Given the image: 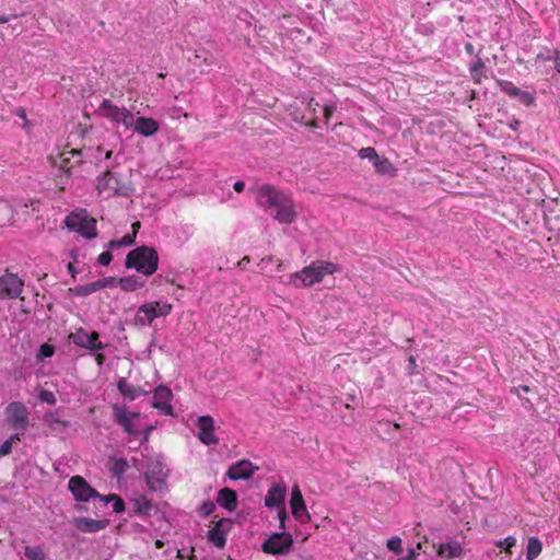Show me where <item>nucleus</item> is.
Here are the masks:
<instances>
[{
    "label": "nucleus",
    "mask_w": 560,
    "mask_h": 560,
    "mask_svg": "<svg viewBox=\"0 0 560 560\" xmlns=\"http://www.w3.org/2000/svg\"><path fill=\"white\" fill-rule=\"evenodd\" d=\"M290 505H291L292 514L296 520H299L303 523L310 521L311 517L307 512L302 492L298 485H295L292 488Z\"/></svg>",
    "instance_id": "13"
},
{
    "label": "nucleus",
    "mask_w": 560,
    "mask_h": 560,
    "mask_svg": "<svg viewBox=\"0 0 560 560\" xmlns=\"http://www.w3.org/2000/svg\"><path fill=\"white\" fill-rule=\"evenodd\" d=\"M483 68H485V63L481 60V58L478 57L477 60L472 63V66L470 68V73H471L472 80L476 83L481 82V77L483 74Z\"/></svg>",
    "instance_id": "29"
},
{
    "label": "nucleus",
    "mask_w": 560,
    "mask_h": 560,
    "mask_svg": "<svg viewBox=\"0 0 560 560\" xmlns=\"http://www.w3.org/2000/svg\"><path fill=\"white\" fill-rule=\"evenodd\" d=\"M55 352V348L51 345L44 343L39 347V353L38 357L40 358H48L51 357Z\"/></svg>",
    "instance_id": "41"
},
{
    "label": "nucleus",
    "mask_w": 560,
    "mask_h": 560,
    "mask_svg": "<svg viewBox=\"0 0 560 560\" xmlns=\"http://www.w3.org/2000/svg\"><path fill=\"white\" fill-rule=\"evenodd\" d=\"M39 399H40L42 401H44V402H47V404L51 405V406H54V405L56 404V397H55V395H54L51 392H49V390H45V389L40 390V393H39Z\"/></svg>",
    "instance_id": "39"
},
{
    "label": "nucleus",
    "mask_w": 560,
    "mask_h": 560,
    "mask_svg": "<svg viewBox=\"0 0 560 560\" xmlns=\"http://www.w3.org/2000/svg\"><path fill=\"white\" fill-rule=\"evenodd\" d=\"M288 196L270 185L259 188L258 203L262 207L277 208Z\"/></svg>",
    "instance_id": "12"
},
{
    "label": "nucleus",
    "mask_w": 560,
    "mask_h": 560,
    "mask_svg": "<svg viewBox=\"0 0 560 560\" xmlns=\"http://www.w3.org/2000/svg\"><path fill=\"white\" fill-rule=\"evenodd\" d=\"M142 136L150 137L159 130V122L153 118H135V125L131 127Z\"/></svg>",
    "instance_id": "20"
},
{
    "label": "nucleus",
    "mask_w": 560,
    "mask_h": 560,
    "mask_svg": "<svg viewBox=\"0 0 560 560\" xmlns=\"http://www.w3.org/2000/svg\"><path fill=\"white\" fill-rule=\"evenodd\" d=\"M335 109H336L335 105H326L324 107V116H325L326 120H328L332 116Z\"/></svg>",
    "instance_id": "50"
},
{
    "label": "nucleus",
    "mask_w": 560,
    "mask_h": 560,
    "mask_svg": "<svg viewBox=\"0 0 560 560\" xmlns=\"http://www.w3.org/2000/svg\"><path fill=\"white\" fill-rule=\"evenodd\" d=\"M276 209L277 213L275 215V219L281 223L289 224L296 217V213L293 210V201L289 197H287L285 200H283L282 203H280V206L277 207Z\"/></svg>",
    "instance_id": "21"
},
{
    "label": "nucleus",
    "mask_w": 560,
    "mask_h": 560,
    "mask_svg": "<svg viewBox=\"0 0 560 560\" xmlns=\"http://www.w3.org/2000/svg\"><path fill=\"white\" fill-rule=\"evenodd\" d=\"M215 510V504L212 501H206L200 506L202 516L210 515Z\"/></svg>",
    "instance_id": "42"
},
{
    "label": "nucleus",
    "mask_w": 560,
    "mask_h": 560,
    "mask_svg": "<svg viewBox=\"0 0 560 560\" xmlns=\"http://www.w3.org/2000/svg\"><path fill=\"white\" fill-rule=\"evenodd\" d=\"M233 187H234V190H235L236 192H242V191L244 190V188H245V183H244V182H242V180H238V182H236V183L234 184V186H233Z\"/></svg>",
    "instance_id": "56"
},
{
    "label": "nucleus",
    "mask_w": 560,
    "mask_h": 560,
    "mask_svg": "<svg viewBox=\"0 0 560 560\" xmlns=\"http://www.w3.org/2000/svg\"><path fill=\"white\" fill-rule=\"evenodd\" d=\"M112 258H113V255L110 252L106 250V252H103L100 256H98V262L103 266H107L109 265V262L112 261Z\"/></svg>",
    "instance_id": "44"
},
{
    "label": "nucleus",
    "mask_w": 560,
    "mask_h": 560,
    "mask_svg": "<svg viewBox=\"0 0 560 560\" xmlns=\"http://www.w3.org/2000/svg\"><path fill=\"white\" fill-rule=\"evenodd\" d=\"M462 546L456 542L441 544L438 549L439 556H446L447 558H455L462 555Z\"/></svg>",
    "instance_id": "25"
},
{
    "label": "nucleus",
    "mask_w": 560,
    "mask_h": 560,
    "mask_svg": "<svg viewBox=\"0 0 560 560\" xmlns=\"http://www.w3.org/2000/svg\"><path fill=\"white\" fill-rule=\"evenodd\" d=\"M500 86L503 92L513 97L518 96L522 91L520 88L515 86L512 82L509 81L500 82Z\"/></svg>",
    "instance_id": "35"
},
{
    "label": "nucleus",
    "mask_w": 560,
    "mask_h": 560,
    "mask_svg": "<svg viewBox=\"0 0 560 560\" xmlns=\"http://www.w3.org/2000/svg\"><path fill=\"white\" fill-rule=\"evenodd\" d=\"M232 522L230 518H221L215 526L208 532V539L215 547L222 548L225 545V533L231 529Z\"/></svg>",
    "instance_id": "15"
},
{
    "label": "nucleus",
    "mask_w": 560,
    "mask_h": 560,
    "mask_svg": "<svg viewBox=\"0 0 560 560\" xmlns=\"http://www.w3.org/2000/svg\"><path fill=\"white\" fill-rule=\"evenodd\" d=\"M23 288V281L13 273H4L0 277V296L15 299L20 296Z\"/></svg>",
    "instance_id": "9"
},
{
    "label": "nucleus",
    "mask_w": 560,
    "mask_h": 560,
    "mask_svg": "<svg viewBox=\"0 0 560 560\" xmlns=\"http://www.w3.org/2000/svg\"><path fill=\"white\" fill-rule=\"evenodd\" d=\"M12 444L7 440L0 445V457L11 453Z\"/></svg>",
    "instance_id": "47"
},
{
    "label": "nucleus",
    "mask_w": 560,
    "mask_h": 560,
    "mask_svg": "<svg viewBox=\"0 0 560 560\" xmlns=\"http://www.w3.org/2000/svg\"><path fill=\"white\" fill-rule=\"evenodd\" d=\"M416 558H417V555H416L415 549H410L408 552V556L399 558L397 560H416Z\"/></svg>",
    "instance_id": "55"
},
{
    "label": "nucleus",
    "mask_w": 560,
    "mask_h": 560,
    "mask_svg": "<svg viewBox=\"0 0 560 560\" xmlns=\"http://www.w3.org/2000/svg\"><path fill=\"white\" fill-rule=\"evenodd\" d=\"M96 498L100 499L102 502H104V504H107L109 502H113L114 499H116V494H108V495L100 494V497H96Z\"/></svg>",
    "instance_id": "53"
},
{
    "label": "nucleus",
    "mask_w": 560,
    "mask_h": 560,
    "mask_svg": "<svg viewBox=\"0 0 560 560\" xmlns=\"http://www.w3.org/2000/svg\"><path fill=\"white\" fill-rule=\"evenodd\" d=\"M56 415L57 412L46 413L43 420L51 431L61 433L69 427V422L57 418Z\"/></svg>",
    "instance_id": "24"
},
{
    "label": "nucleus",
    "mask_w": 560,
    "mask_h": 560,
    "mask_svg": "<svg viewBox=\"0 0 560 560\" xmlns=\"http://www.w3.org/2000/svg\"><path fill=\"white\" fill-rule=\"evenodd\" d=\"M140 226H141V223L139 221L133 222L132 225H131V228H132V233L131 234H135V236H136L138 231H139V229H140Z\"/></svg>",
    "instance_id": "58"
},
{
    "label": "nucleus",
    "mask_w": 560,
    "mask_h": 560,
    "mask_svg": "<svg viewBox=\"0 0 560 560\" xmlns=\"http://www.w3.org/2000/svg\"><path fill=\"white\" fill-rule=\"evenodd\" d=\"M409 365H410V369L412 370L411 373H415V369H416V360H415V357L413 355H410L409 357Z\"/></svg>",
    "instance_id": "60"
},
{
    "label": "nucleus",
    "mask_w": 560,
    "mask_h": 560,
    "mask_svg": "<svg viewBox=\"0 0 560 560\" xmlns=\"http://www.w3.org/2000/svg\"><path fill=\"white\" fill-rule=\"evenodd\" d=\"M65 223L70 230L79 232L86 238H94L97 235L96 220L89 217L85 210L71 213Z\"/></svg>",
    "instance_id": "3"
},
{
    "label": "nucleus",
    "mask_w": 560,
    "mask_h": 560,
    "mask_svg": "<svg viewBox=\"0 0 560 560\" xmlns=\"http://www.w3.org/2000/svg\"><path fill=\"white\" fill-rule=\"evenodd\" d=\"M70 338L77 346L89 349V347H90L89 332H86L83 328L77 329V331H74L70 335Z\"/></svg>",
    "instance_id": "27"
},
{
    "label": "nucleus",
    "mask_w": 560,
    "mask_h": 560,
    "mask_svg": "<svg viewBox=\"0 0 560 560\" xmlns=\"http://www.w3.org/2000/svg\"><path fill=\"white\" fill-rule=\"evenodd\" d=\"M316 106H318V103H315L314 98H311L310 102H308V108H311L312 110H316Z\"/></svg>",
    "instance_id": "63"
},
{
    "label": "nucleus",
    "mask_w": 560,
    "mask_h": 560,
    "mask_svg": "<svg viewBox=\"0 0 560 560\" xmlns=\"http://www.w3.org/2000/svg\"><path fill=\"white\" fill-rule=\"evenodd\" d=\"M254 469L248 460H241L230 467L228 476L231 479H249L253 476Z\"/></svg>",
    "instance_id": "22"
},
{
    "label": "nucleus",
    "mask_w": 560,
    "mask_h": 560,
    "mask_svg": "<svg viewBox=\"0 0 560 560\" xmlns=\"http://www.w3.org/2000/svg\"><path fill=\"white\" fill-rule=\"evenodd\" d=\"M199 428L198 439L206 445H217L219 439L214 434V420L210 416H201L197 419Z\"/></svg>",
    "instance_id": "11"
},
{
    "label": "nucleus",
    "mask_w": 560,
    "mask_h": 560,
    "mask_svg": "<svg viewBox=\"0 0 560 560\" xmlns=\"http://www.w3.org/2000/svg\"><path fill=\"white\" fill-rule=\"evenodd\" d=\"M559 52L557 50L553 51V56H549L548 59H555V69L560 73V58Z\"/></svg>",
    "instance_id": "51"
},
{
    "label": "nucleus",
    "mask_w": 560,
    "mask_h": 560,
    "mask_svg": "<svg viewBox=\"0 0 560 560\" xmlns=\"http://www.w3.org/2000/svg\"><path fill=\"white\" fill-rule=\"evenodd\" d=\"M249 262V257L248 256H244L238 262H237V266L242 267L246 264Z\"/></svg>",
    "instance_id": "62"
},
{
    "label": "nucleus",
    "mask_w": 560,
    "mask_h": 560,
    "mask_svg": "<svg viewBox=\"0 0 560 560\" xmlns=\"http://www.w3.org/2000/svg\"><path fill=\"white\" fill-rule=\"evenodd\" d=\"M387 547L389 550L400 553L402 551L401 539L399 537H392L387 540Z\"/></svg>",
    "instance_id": "37"
},
{
    "label": "nucleus",
    "mask_w": 560,
    "mask_h": 560,
    "mask_svg": "<svg viewBox=\"0 0 560 560\" xmlns=\"http://www.w3.org/2000/svg\"><path fill=\"white\" fill-rule=\"evenodd\" d=\"M151 504L147 500H142V503L140 501H137V511L139 513L145 512L148 509H150Z\"/></svg>",
    "instance_id": "48"
},
{
    "label": "nucleus",
    "mask_w": 560,
    "mask_h": 560,
    "mask_svg": "<svg viewBox=\"0 0 560 560\" xmlns=\"http://www.w3.org/2000/svg\"><path fill=\"white\" fill-rule=\"evenodd\" d=\"M68 489L78 502H88L90 499L100 497V493L81 476L71 477L68 482Z\"/></svg>",
    "instance_id": "5"
},
{
    "label": "nucleus",
    "mask_w": 560,
    "mask_h": 560,
    "mask_svg": "<svg viewBox=\"0 0 560 560\" xmlns=\"http://www.w3.org/2000/svg\"><path fill=\"white\" fill-rule=\"evenodd\" d=\"M8 441L13 445V443H15L16 441H20V434L19 433H15V434H12Z\"/></svg>",
    "instance_id": "59"
},
{
    "label": "nucleus",
    "mask_w": 560,
    "mask_h": 560,
    "mask_svg": "<svg viewBox=\"0 0 560 560\" xmlns=\"http://www.w3.org/2000/svg\"><path fill=\"white\" fill-rule=\"evenodd\" d=\"M101 109L104 110L106 117L112 118L117 122H121L126 128H131L135 125L133 115L125 108L114 106L109 101H104L101 104Z\"/></svg>",
    "instance_id": "10"
},
{
    "label": "nucleus",
    "mask_w": 560,
    "mask_h": 560,
    "mask_svg": "<svg viewBox=\"0 0 560 560\" xmlns=\"http://www.w3.org/2000/svg\"><path fill=\"white\" fill-rule=\"evenodd\" d=\"M293 538L290 533H275L264 544L262 550L266 553L281 555L290 550Z\"/></svg>",
    "instance_id": "6"
},
{
    "label": "nucleus",
    "mask_w": 560,
    "mask_h": 560,
    "mask_svg": "<svg viewBox=\"0 0 560 560\" xmlns=\"http://www.w3.org/2000/svg\"><path fill=\"white\" fill-rule=\"evenodd\" d=\"M110 462H113V466L110 468L112 472L114 474V476H116L117 478H120L121 475L127 470L128 468V463L126 459L124 458H115V457H110L109 458Z\"/></svg>",
    "instance_id": "28"
},
{
    "label": "nucleus",
    "mask_w": 560,
    "mask_h": 560,
    "mask_svg": "<svg viewBox=\"0 0 560 560\" xmlns=\"http://www.w3.org/2000/svg\"><path fill=\"white\" fill-rule=\"evenodd\" d=\"M374 166L381 174H387L393 170L392 163L387 159H377L374 161Z\"/></svg>",
    "instance_id": "34"
},
{
    "label": "nucleus",
    "mask_w": 560,
    "mask_h": 560,
    "mask_svg": "<svg viewBox=\"0 0 560 560\" xmlns=\"http://www.w3.org/2000/svg\"><path fill=\"white\" fill-rule=\"evenodd\" d=\"M287 518V512L284 509H282L279 512V520H280V528L284 529V520Z\"/></svg>",
    "instance_id": "54"
},
{
    "label": "nucleus",
    "mask_w": 560,
    "mask_h": 560,
    "mask_svg": "<svg viewBox=\"0 0 560 560\" xmlns=\"http://www.w3.org/2000/svg\"><path fill=\"white\" fill-rule=\"evenodd\" d=\"M117 387L122 396L129 397L130 399H135L138 389L128 385V383L125 380H120L117 384Z\"/></svg>",
    "instance_id": "32"
},
{
    "label": "nucleus",
    "mask_w": 560,
    "mask_h": 560,
    "mask_svg": "<svg viewBox=\"0 0 560 560\" xmlns=\"http://www.w3.org/2000/svg\"><path fill=\"white\" fill-rule=\"evenodd\" d=\"M541 542L536 537H530L528 539L527 545V551H526V559L527 560H534L536 559L539 553L541 552Z\"/></svg>",
    "instance_id": "26"
},
{
    "label": "nucleus",
    "mask_w": 560,
    "mask_h": 560,
    "mask_svg": "<svg viewBox=\"0 0 560 560\" xmlns=\"http://www.w3.org/2000/svg\"><path fill=\"white\" fill-rule=\"evenodd\" d=\"M113 502L114 512L121 513L125 510V503L118 495H116V499H114Z\"/></svg>",
    "instance_id": "45"
},
{
    "label": "nucleus",
    "mask_w": 560,
    "mask_h": 560,
    "mask_svg": "<svg viewBox=\"0 0 560 560\" xmlns=\"http://www.w3.org/2000/svg\"><path fill=\"white\" fill-rule=\"evenodd\" d=\"M285 493H287L285 485H281V483L272 485L265 498V505L268 508L283 505Z\"/></svg>",
    "instance_id": "19"
},
{
    "label": "nucleus",
    "mask_w": 560,
    "mask_h": 560,
    "mask_svg": "<svg viewBox=\"0 0 560 560\" xmlns=\"http://www.w3.org/2000/svg\"><path fill=\"white\" fill-rule=\"evenodd\" d=\"M359 155L361 159H369V160H373V161H375L378 156L375 149H373L371 147L362 148L359 151Z\"/></svg>",
    "instance_id": "38"
},
{
    "label": "nucleus",
    "mask_w": 560,
    "mask_h": 560,
    "mask_svg": "<svg viewBox=\"0 0 560 560\" xmlns=\"http://www.w3.org/2000/svg\"><path fill=\"white\" fill-rule=\"evenodd\" d=\"M217 502L228 511H235L237 508V494L230 488H222L218 492Z\"/></svg>",
    "instance_id": "23"
},
{
    "label": "nucleus",
    "mask_w": 560,
    "mask_h": 560,
    "mask_svg": "<svg viewBox=\"0 0 560 560\" xmlns=\"http://www.w3.org/2000/svg\"><path fill=\"white\" fill-rule=\"evenodd\" d=\"M109 524L108 520H92L89 517L73 518V525L83 533H95L106 528Z\"/></svg>",
    "instance_id": "17"
},
{
    "label": "nucleus",
    "mask_w": 560,
    "mask_h": 560,
    "mask_svg": "<svg viewBox=\"0 0 560 560\" xmlns=\"http://www.w3.org/2000/svg\"><path fill=\"white\" fill-rule=\"evenodd\" d=\"M116 421L124 427L125 431L131 435L137 434V430L133 428V420L138 419L139 412H128L117 406L114 407Z\"/></svg>",
    "instance_id": "18"
},
{
    "label": "nucleus",
    "mask_w": 560,
    "mask_h": 560,
    "mask_svg": "<svg viewBox=\"0 0 560 560\" xmlns=\"http://www.w3.org/2000/svg\"><path fill=\"white\" fill-rule=\"evenodd\" d=\"M100 335L96 331H92L89 334V341H90V350H98L104 349V345L102 342H97Z\"/></svg>",
    "instance_id": "36"
},
{
    "label": "nucleus",
    "mask_w": 560,
    "mask_h": 560,
    "mask_svg": "<svg viewBox=\"0 0 560 560\" xmlns=\"http://www.w3.org/2000/svg\"><path fill=\"white\" fill-rule=\"evenodd\" d=\"M70 292H72L73 294L79 295V296H84V295L91 294L89 284L79 285L73 289H70Z\"/></svg>",
    "instance_id": "43"
},
{
    "label": "nucleus",
    "mask_w": 560,
    "mask_h": 560,
    "mask_svg": "<svg viewBox=\"0 0 560 560\" xmlns=\"http://www.w3.org/2000/svg\"><path fill=\"white\" fill-rule=\"evenodd\" d=\"M89 288H90L91 293H93V292H95L97 290H101V289L105 288V282H101L98 280V281H95L93 283H89Z\"/></svg>",
    "instance_id": "49"
},
{
    "label": "nucleus",
    "mask_w": 560,
    "mask_h": 560,
    "mask_svg": "<svg viewBox=\"0 0 560 560\" xmlns=\"http://www.w3.org/2000/svg\"><path fill=\"white\" fill-rule=\"evenodd\" d=\"M159 256L153 247L140 246L131 250L126 258L127 268H136L145 276L154 273L158 269Z\"/></svg>",
    "instance_id": "1"
},
{
    "label": "nucleus",
    "mask_w": 560,
    "mask_h": 560,
    "mask_svg": "<svg viewBox=\"0 0 560 560\" xmlns=\"http://www.w3.org/2000/svg\"><path fill=\"white\" fill-rule=\"evenodd\" d=\"M16 115L25 121L23 126L24 128L30 125L28 120L26 119V112L24 108H19L16 110Z\"/></svg>",
    "instance_id": "52"
},
{
    "label": "nucleus",
    "mask_w": 560,
    "mask_h": 560,
    "mask_svg": "<svg viewBox=\"0 0 560 560\" xmlns=\"http://www.w3.org/2000/svg\"><path fill=\"white\" fill-rule=\"evenodd\" d=\"M517 97H520L521 103H523L526 106H530L535 102L534 95H532L527 91H521V93H520V95Z\"/></svg>",
    "instance_id": "40"
},
{
    "label": "nucleus",
    "mask_w": 560,
    "mask_h": 560,
    "mask_svg": "<svg viewBox=\"0 0 560 560\" xmlns=\"http://www.w3.org/2000/svg\"><path fill=\"white\" fill-rule=\"evenodd\" d=\"M144 477L150 490L162 491L165 488L167 470L160 460H154L149 464Z\"/></svg>",
    "instance_id": "8"
},
{
    "label": "nucleus",
    "mask_w": 560,
    "mask_h": 560,
    "mask_svg": "<svg viewBox=\"0 0 560 560\" xmlns=\"http://www.w3.org/2000/svg\"><path fill=\"white\" fill-rule=\"evenodd\" d=\"M172 310L171 304H160L159 302L143 304L139 307L135 318L136 325H150L158 316H166Z\"/></svg>",
    "instance_id": "4"
},
{
    "label": "nucleus",
    "mask_w": 560,
    "mask_h": 560,
    "mask_svg": "<svg viewBox=\"0 0 560 560\" xmlns=\"http://www.w3.org/2000/svg\"><path fill=\"white\" fill-rule=\"evenodd\" d=\"M24 555L30 560H45V553H44L43 549L38 546L25 547Z\"/></svg>",
    "instance_id": "31"
},
{
    "label": "nucleus",
    "mask_w": 560,
    "mask_h": 560,
    "mask_svg": "<svg viewBox=\"0 0 560 560\" xmlns=\"http://www.w3.org/2000/svg\"><path fill=\"white\" fill-rule=\"evenodd\" d=\"M119 283L121 285V289L127 291V292H130V291H135L137 290L138 288L142 287L143 283L142 282H138L135 278L132 277H129V278H122L119 280Z\"/></svg>",
    "instance_id": "33"
},
{
    "label": "nucleus",
    "mask_w": 560,
    "mask_h": 560,
    "mask_svg": "<svg viewBox=\"0 0 560 560\" xmlns=\"http://www.w3.org/2000/svg\"><path fill=\"white\" fill-rule=\"evenodd\" d=\"M135 244V234H127L120 240H112L108 243L109 248H118L120 246H131Z\"/></svg>",
    "instance_id": "30"
},
{
    "label": "nucleus",
    "mask_w": 560,
    "mask_h": 560,
    "mask_svg": "<svg viewBox=\"0 0 560 560\" xmlns=\"http://www.w3.org/2000/svg\"><path fill=\"white\" fill-rule=\"evenodd\" d=\"M172 397L171 389L165 385H160L154 390V401L152 406L164 415L173 416V407L170 405Z\"/></svg>",
    "instance_id": "14"
},
{
    "label": "nucleus",
    "mask_w": 560,
    "mask_h": 560,
    "mask_svg": "<svg viewBox=\"0 0 560 560\" xmlns=\"http://www.w3.org/2000/svg\"><path fill=\"white\" fill-rule=\"evenodd\" d=\"M338 270L336 264L331 261L317 260L310 266L304 267L301 271L293 275L300 279L304 287H312L323 281L326 275H332Z\"/></svg>",
    "instance_id": "2"
},
{
    "label": "nucleus",
    "mask_w": 560,
    "mask_h": 560,
    "mask_svg": "<svg viewBox=\"0 0 560 560\" xmlns=\"http://www.w3.org/2000/svg\"><path fill=\"white\" fill-rule=\"evenodd\" d=\"M95 359H96V361H97V364H98V365H102V364L104 363L105 357H104V354H102V353H97V354L95 355Z\"/></svg>",
    "instance_id": "61"
},
{
    "label": "nucleus",
    "mask_w": 560,
    "mask_h": 560,
    "mask_svg": "<svg viewBox=\"0 0 560 560\" xmlns=\"http://www.w3.org/2000/svg\"><path fill=\"white\" fill-rule=\"evenodd\" d=\"M96 189L100 194L113 191L114 195L127 196V191L119 187L117 178L110 171L104 173L103 177L97 183Z\"/></svg>",
    "instance_id": "16"
},
{
    "label": "nucleus",
    "mask_w": 560,
    "mask_h": 560,
    "mask_svg": "<svg viewBox=\"0 0 560 560\" xmlns=\"http://www.w3.org/2000/svg\"><path fill=\"white\" fill-rule=\"evenodd\" d=\"M101 282H105V287L107 285H112L114 282H115V279L114 278H106V279H103V280H100Z\"/></svg>",
    "instance_id": "64"
},
{
    "label": "nucleus",
    "mask_w": 560,
    "mask_h": 560,
    "mask_svg": "<svg viewBox=\"0 0 560 560\" xmlns=\"http://www.w3.org/2000/svg\"><path fill=\"white\" fill-rule=\"evenodd\" d=\"M5 419L15 430H25L28 424V411L20 401L11 402L5 409Z\"/></svg>",
    "instance_id": "7"
},
{
    "label": "nucleus",
    "mask_w": 560,
    "mask_h": 560,
    "mask_svg": "<svg viewBox=\"0 0 560 560\" xmlns=\"http://www.w3.org/2000/svg\"><path fill=\"white\" fill-rule=\"evenodd\" d=\"M515 544H516V539L513 536H509L504 540L498 541L497 546L498 547H503V546L513 547V546H515Z\"/></svg>",
    "instance_id": "46"
},
{
    "label": "nucleus",
    "mask_w": 560,
    "mask_h": 560,
    "mask_svg": "<svg viewBox=\"0 0 560 560\" xmlns=\"http://www.w3.org/2000/svg\"><path fill=\"white\" fill-rule=\"evenodd\" d=\"M520 390H523L524 393H528L530 389H529V387L527 385H523L521 387L512 388V393L517 394V395L520 394L518 393Z\"/></svg>",
    "instance_id": "57"
}]
</instances>
